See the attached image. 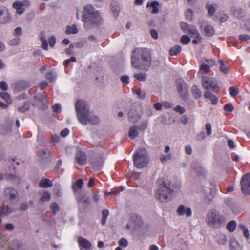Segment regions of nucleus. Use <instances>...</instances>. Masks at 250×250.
Returning <instances> with one entry per match:
<instances>
[{"label": "nucleus", "instance_id": "obj_22", "mask_svg": "<svg viewBox=\"0 0 250 250\" xmlns=\"http://www.w3.org/2000/svg\"><path fill=\"white\" fill-rule=\"evenodd\" d=\"M216 240L219 245H224L227 243V237L223 234L218 233L216 236Z\"/></svg>", "mask_w": 250, "mask_h": 250}, {"label": "nucleus", "instance_id": "obj_8", "mask_svg": "<svg viewBox=\"0 0 250 250\" xmlns=\"http://www.w3.org/2000/svg\"><path fill=\"white\" fill-rule=\"evenodd\" d=\"M241 190L244 194L250 195V173L244 175L240 182Z\"/></svg>", "mask_w": 250, "mask_h": 250}, {"label": "nucleus", "instance_id": "obj_37", "mask_svg": "<svg viewBox=\"0 0 250 250\" xmlns=\"http://www.w3.org/2000/svg\"><path fill=\"white\" fill-rule=\"evenodd\" d=\"M193 13L191 9H188L185 12V16L186 20L188 21H191L192 20Z\"/></svg>", "mask_w": 250, "mask_h": 250}, {"label": "nucleus", "instance_id": "obj_64", "mask_svg": "<svg viewBox=\"0 0 250 250\" xmlns=\"http://www.w3.org/2000/svg\"><path fill=\"white\" fill-rule=\"evenodd\" d=\"M122 83L127 84L129 83V77L127 75H123L121 77Z\"/></svg>", "mask_w": 250, "mask_h": 250}, {"label": "nucleus", "instance_id": "obj_46", "mask_svg": "<svg viewBox=\"0 0 250 250\" xmlns=\"http://www.w3.org/2000/svg\"><path fill=\"white\" fill-rule=\"evenodd\" d=\"M206 8L208 9V14L212 16L215 12V9L213 5L207 4Z\"/></svg>", "mask_w": 250, "mask_h": 250}, {"label": "nucleus", "instance_id": "obj_55", "mask_svg": "<svg viewBox=\"0 0 250 250\" xmlns=\"http://www.w3.org/2000/svg\"><path fill=\"white\" fill-rule=\"evenodd\" d=\"M76 62V58L74 57H72L69 59L65 60L63 62V64L64 66L66 67L68 65V64H69V63L70 62Z\"/></svg>", "mask_w": 250, "mask_h": 250}, {"label": "nucleus", "instance_id": "obj_15", "mask_svg": "<svg viewBox=\"0 0 250 250\" xmlns=\"http://www.w3.org/2000/svg\"><path fill=\"white\" fill-rule=\"evenodd\" d=\"M24 3L21 1H16L12 4V7L16 9V13L20 15H22L25 11L23 6Z\"/></svg>", "mask_w": 250, "mask_h": 250}, {"label": "nucleus", "instance_id": "obj_57", "mask_svg": "<svg viewBox=\"0 0 250 250\" xmlns=\"http://www.w3.org/2000/svg\"><path fill=\"white\" fill-rule=\"evenodd\" d=\"M190 26L187 23L183 22L181 23V28L184 32L187 33Z\"/></svg>", "mask_w": 250, "mask_h": 250}, {"label": "nucleus", "instance_id": "obj_47", "mask_svg": "<svg viewBox=\"0 0 250 250\" xmlns=\"http://www.w3.org/2000/svg\"><path fill=\"white\" fill-rule=\"evenodd\" d=\"M229 245L230 249L233 250H235L237 247L239 246L238 243L234 239H232L230 241Z\"/></svg>", "mask_w": 250, "mask_h": 250}, {"label": "nucleus", "instance_id": "obj_33", "mask_svg": "<svg viewBox=\"0 0 250 250\" xmlns=\"http://www.w3.org/2000/svg\"><path fill=\"white\" fill-rule=\"evenodd\" d=\"M236 227V222L235 221H231L229 222L226 226L227 229L230 232L234 231Z\"/></svg>", "mask_w": 250, "mask_h": 250}, {"label": "nucleus", "instance_id": "obj_43", "mask_svg": "<svg viewBox=\"0 0 250 250\" xmlns=\"http://www.w3.org/2000/svg\"><path fill=\"white\" fill-rule=\"evenodd\" d=\"M29 104L27 102H24L23 106L18 107V110L21 112H24L25 111L28 110L29 109Z\"/></svg>", "mask_w": 250, "mask_h": 250}, {"label": "nucleus", "instance_id": "obj_62", "mask_svg": "<svg viewBox=\"0 0 250 250\" xmlns=\"http://www.w3.org/2000/svg\"><path fill=\"white\" fill-rule=\"evenodd\" d=\"M52 108H53V111L54 112L59 113V112H60V111H61V105L59 104H55L53 106Z\"/></svg>", "mask_w": 250, "mask_h": 250}, {"label": "nucleus", "instance_id": "obj_17", "mask_svg": "<svg viewBox=\"0 0 250 250\" xmlns=\"http://www.w3.org/2000/svg\"><path fill=\"white\" fill-rule=\"evenodd\" d=\"M76 160L79 165H84L87 160L85 154L83 152H78L76 156Z\"/></svg>", "mask_w": 250, "mask_h": 250}, {"label": "nucleus", "instance_id": "obj_23", "mask_svg": "<svg viewBox=\"0 0 250 250\" xmlns=\"http://www.w3.org/2000/svg\"><path fill=\"white\" fill-rule=\"evenodd\" d=\"M187 32L193 35L194 37L198 39L199 40H201L202 37L195 26H190Z\"/></svg>", "mask_w": 250, "mask_h": 250}, {"label": "nucleus", "instance_id": "obj_21", "mask_svg": "<svg viewBox=\"0 0 250 250\" xmlns=\"http://www.w3.org/2000/svg\"><path fill=\"white\" fill-rule=\"evenodd\" d=\"M13 211L14 210L8 206L3 205L0 209V215L1 216L8 215Z\"/></svg>", "mask_w": 250, "mask_h": 250}, {"label": "nucleus", "instance_id": "obj_45", "mask_svg": "<svg viewBox=\"0 0 250 250\" xmlns=\"http://www.w3.org/2000/svg\"><path fill=\"white\" fill-rule=\"evenodd\" d=\"M45 78L46 79L50 81V82H53L56 78V76L52 72H49L46 74Z\"/></svg>", "mask_w": 250, "mask_h": 250}, {"label": "nucleus", "instance_id": "obj_61", "mask_svg": "<svg viewBox=\"0 0 250 250\" xmlns=\"http://www.w3.org/2000/svg\"><path fill=\"white\" fill-rule=\"evenodd\" d=\"M54 194H56L57 196L59 197L61 196V191L60 189V187L59 185L55 186V188L54 189Z\"/></svg>", "mask_w": 250, "mask_h": 250}, {"label": "nucleus", "instance_id": "obj_26", "mask_svg": "<svg viewBox=\"0 0 250 250\" xmlns=\"http://www.w3.org/2000/svg\"><path fill=\"white\" fill-rule=\"evenodd\" d=\"M203 30L205 35L208 36H212L215 34V30L211 25H206Z\"/></svg>", "mask_w": 250, "mask_h": 250}, {"label": "nucleus", "instance_id": "obj_28", "mask_svg": "<svg viewBox=\"0 0 250 250\" xmlns=\"http://www.w3.org/2000/svg\"><path fill=\"white\" fill-rule=\"evenodd\" d=\"M138 128L136 126H133L131 127L128 132V135L130 139H135L138 135Z\"/></svg>", "mask_w": 250, "mask_h": 250}, {"label": "nucleus", "instance_id": "obj_60", "mask_svg": "<svg viewBox=\"0 0 250 250\" xmlns=\"http://www.w3.org/2000/svg\"><path fill=\"white\" fill-rule=\"evenodd\" d=\"M0 88L3 91H6L8 89V85L4 81H1L0 82Z\"/></svg>", "mask_w": 250, "mask_h": 250}, {"label": "nucleus", "instance_id": "obj_14", "mask_svg": "<svg viewBox=\"0 0 250 250\" xmlns=\"http://www.w3.org/2000/svg\"><path fill=\"white\" fill-rule=\"evenodd\" d=\"M4 193L5 198L11 200L16 198L18 195L17 190L12 188H5L4 190Z\"/></svg>", "mask_w": 250, "mask_h": 250}, {"label": "nucleus", "instance_id": "obj_12", "mask_svg": "<svg viewBox=\"0 0 250 250\" xmlns=\"http://www.w3.org/2000/svg\"><path fill=\"white\" fill-rule=\"evenodd\" d=\"M10 14L7 8H0V23L5 24L10 21Z\"/></svg>", "mask_w": 250, "mask_h": 250}, {"label": "nucleus", "instance_id": "obj_41", "mask_svg": "<svg viewBox=\"0 0 250 250\" xmlns=\"http://www.w3.org/2000/svg\"><path fill=\"white\" fill-rule=\"evenodd\" d=\"M230 95L232 97H235L239 93L238 88L235 86H231L229 88Z\"/></svg>", "mask_w": 250, "mask_h": 250}, {"label": "nucleus", "instance_id": "obj_20", "mask_svg": "<svg viewBox=\"0 0 250 250\" xmlns=\"http://www.w3.org/2000/svg\"><path fill=\"white\" fill-rule=\"evenodd\" d=\"M204 97L205 98L209 99L212 104H216L218 103V99L217 97L213 95L211 93L208 91H206L204 93Z\"/></svg>", "mask_w": 250, "mask_h": 250}, {"label": "nucleus", "instance_id": "obj_53", "mask_svg": "<svg viewBox=\"0 0 250 250\" xmlns=\"http://www.w3.org/2000/svg\"><path fill=\"white\" fill-rule=\"evenodd\" d=\"M111 10L112 11L114 16L115 18H117L118 16L119 11V7L117 6H112Z\"/></svg>", "mask_w": 250, "mask_h": 250}, {"label": "nucleus", "instance_id": "obj_4", "mask_svg": "<svg viewBox=\"0 0 250 250\" xmlns=\"http://www.w3.org/2000/svg\"><path fill=\"white\" fill-rule=\"evenodd\" d=\"M151 62V56L149 51L145 48H137L132 52L131 55V65L135 68H140L146 63L149 65Z\"/></svg>", "mask_w": 250, "mask_h": 250}, {"label": "nucleus", "instance_id": "obj_34", "mask_svg": "<svg viewBox=\"0 0 250 250\" xmlns=\"http://www.w3.org/2000/svg\"><path fill=\"white\" fill-rule=\"evenodd\" d=\"M78 30L75 25L67 26L65 31V33L67 34H76L78 33Z\"/></svg>", "mask_w": 250, "mask_h": 250}, {"label": "nucleus", "instance_id": "obj_44", "mask_svg": "<svg viewBox=\"0 0 250 250\" xmlns=\"http://www.w3.org/2000/svg\"><path fill=\"white\" fill-rule=\"evenodd\" d=\"M135 93L139 99H144L146 97V92L144 91H142L140 89L136 90Z\"/></svg>", "mask_w": 250, "mask_h": 250}, {"label": "nucleus", "instance_id": "obj_38", "mask_svg": "<svg viewBox=\"0 0 250 250\" xmlns=\"http://www.w3.org/2000/svg\"><path fill=\"white\" fill-rule=\"evenodd\" d=\"M102 214V220H101V224L102 225H104L106 221L107 217L109 214V211L107 209H104L103 210Z\"/></svg>", "mask_w": 250, "mask_h": 250}, {"label": "nucleus", "instance_id": "obj_2", "mask_svg": "<svg viewBox=\"0 0 250 250\" xmlns=\"http://www.w3.org/2000/svg\"><path fill=\"white\" fill-rule=\"evenodd\" d=\"M157 185L158 188L155 190L156 199L163 203L170 200L173 192L170 181L167 179L159 178L157 180Z\"/></svg>", "mask_w": 250, "mask_h": 250}, {"label": "nucleus", "instance_id": "obj_50", "mask_svg": "<svg viewBox=\"0 0 250 250\" xmlns=\"http://www.w3.org/2000/svg\"><path fill=\"white\" fill-rule=\"evenodd\" d=\"M41 41L42 42L41 47L45 50H48L47 41H46V40L45 39H44L43 37L41 38Z\"/></svg>", "mask_w": 250, "mask_h": 250}, {"label": "nucleus", "instance_id": "obj_27", "mask_svg": "<svg viewBox=\"0 0 250 250\" xmlns=\"http://www.w3.org/2000/svg\"><path fill=\"white\" fill-rule=\"evenodd\" d=\"M40 202L43 203L49 201L51 198L50 194L48 191H44L40 193Z\"/></svg>", "mask_w": 250, "mask_h": 250}, {"label": "nucleus", "instance_id": "obj_10", "mask_svg": "<svg viewBox=\"0 0 250 250\" xmlns=\"http://www.w3.org/2000/svg\"><path fill=\"white\" fill-rule=\"evenodd\" d=\"M142 224V220L141 217L136 214H132L130 217V224H127L126 227L127 228L132 227L136 229L141 226Z\"/></svg>", "mask_w": 250, "mask_h": 250}, {"label": "nucleus", "instance_id": "obj_40", "mask_svg": "<svg viewBox=\"0 0 250 250\" xmlns=\"http://www.w3.org/2000/svg\"><path fill=\"white\" fill-rule=\"evenodd\" d=\"M0 96L3 100H4L7 104H9L12 103L9 95L8 93L5 92H1L0 94Z\"/></svg>", "mask_w": 250, "mask_h": 250}, {"label": "nucleus", "instance_id": "obj_35", "mask_svg": "<svg viewBox=\"0 0 250 250\" xmlns=\"http://www.w3.org/2000/svg\"><path fill=\"white\" fill-rule=\"evenodd\" d=\"M38 155L41 157V159L45 160L50 156V152L47 150H43L38 153Z\"/></svg>", "mask_w": 250, "mask_h": 250}, {"label": "nucleus", "instance_id": "obj_30", "mask_svg": "<svg viewBox=\"0 0 250 250\" xmlns=\"http://www.w3.org/2000/svg\"><path fill=\"white\" fill-rule=\"evenodd\" d=\"M192 93L194 97L196 99H199L201 97V91L196 85H194L192 87Z\"/></svg>", "mask_w": 250, "mask_h": 250}, {"label": "nucleus", "instance_id": "obj_63", "mask_svg": "<svg viewBox=\"0 0 250 250\" xmlns=\"http://www.w3.org/2000/svg\"><path fill=\"white\" fill-rule=\"evenodd\" d=\"M56 43V39L54 36H51L49 39V44L51 47H53Z\"/></svg>", "mask_w": 250, "mask_h": 250}, {"label": "nucleus", "instance_id": "obj_51", "mask_svg": "<svg viewBox=\"0 0 250 250\" xmlns=\"http://www.w3.org/2000/svg\"><path fill=\"white\" fill-rule=\"evenodd\" d=\"M118 244L120 247L125 248L127 246L128 242L125 239L122 238L119 241Z\"/></svg>", "mask_w": 250, "mask_h": 250}, {"label": "nucleus", "instance_id": "obj_11", "mask_svg": "<svg viewBox=\"0 0 250 250\" xmlns=\"http://www.w3.org/2000/svg\"><path fill=\"white\" fill-rule=\"evenodd\" d=\"M177 214L180 216H186L188 218L192 215V212L191 208L184 205H180L176 210Z\"/></svg>", "mask_w": 250, "mask_h": 250}, {"label": "nucleus", "instance_id": "obj_59", "mask_svg": "<svg viewBox=\"0 0 250 250\" xmlns=\"http://www.w3.org/2000/svg\"><path fill=\"white\" fill-rule=\"evenodd\" d=\"M205 63L208 65L210 67H212L215 64V62L213 59H206Z\"/></svg>", "mask_w": 250, "mask_h": 250}, {"label": "nucleus", "instance_id": "obj_39", "mask_svg": "<svg viewBox=\"0 0 250 250\" xmlns=\"http://www.w3.org/2000/svg\"><path fill=\"white\" fill-rule=\"evenodd\" d=\"M134 77L139 81H145L146 79V75L143 73L135 74Z\"/></svg>", "mask_w": 250, "mask_h": 250}, {"label": "nucleus", "instance_id": "obj_48", "mask_svg": "<svg viewBox=\"0 0 250 250\" xmlns=\"http://www.w3.org/2000/svg\"><path fill=\"white\" fill-rule=\"evenodd\" d=\"M171 154L170 153L167 154V155H162L160 158L161 162L164 163L166 162L167 160L171 159Z\"/></svg>", "mask_w": 250, "mask_h": 250}, {"label": "nucleus", "instance_id": "obj_3", "mask_svg": "<svg viewBox=\"0 0 250 250\" xmlns=\"http://www.w3.org/2000/svg\"><path fill=\"white\" fill-rule=\"evenodd\" d=\"M82 21L87 26H98L103 22L100 12L89 4L83 6Z\"/></svg>", "mask_w": 250, "mask_h": 250}, {"label": "nucleus", "instance_id": "obj_19", "mask_svg": "<svg viewBox=\"0 0 250 250\" xmlns=\"http://www.w3.org/2000/svg\"><path fill=\"white\" fill-rule=\"evenodd\" d=\"M192 167L198 176L204 175L206 173L204 168L200 165L194 164L192 165Z\"/></svg>", "mask_w": 250, "mask_h": 250}, {"label": "nucleus", "instance_id": "obj_13", "mask_svg": "<svg viewBox=\"0 0 250 250\" xmlns=\"http://www.w3.org/2000/svg\"><path fill=\"white\" fill-rule=\"evenodd\" d=\"M146 8L149 9L152 14H157L159 11L160 4L157 1H149L146 4Z\"/></svg>", "mask_w": 250, "mask_h": 250}, {"label": "nucleus", "instance_id": "obj_9", "mask_svg": "<svg viewBox=\"0 0 250 250\" xmlns=\"http://www.w3.org/2000/svg\"><path fill=\"white\" fill-rule=\"evenodd\" d=\"M177 89L181 97L184 100L188 98V88L187 84L184 82H180L178 83Z\"/></svg>", "mask_w": 250, "mask_h": 250}, {"label": "nucleus", "instance_id": "obj_29", "mask_svg": "<svg viewBox=\"0 0 250 250\" xmlns=\"http://www.w3.org/2000/svg\"><path fill=\"white\" fill-rule=\"evenodd\" d=\"M53 185L52 181L47 178H43L40 182V186L42 188L50 187Z\"/></svg>", "mask_w": 250, "mask_h": 250}, {"label": "nucleus", "instance_id": "obj_18", "mask_svg": "<svg viewBox=\"0 0 250 250\" xmlns=\"http://www.w3.org/2000/svg\"><path fill=\"white\" fill-rule=\"evenodd\" d=\"M83 185V180L82 179H79L75 183L73 184L72 188L73 192L76 193L79 192L81 189Z\"/></svg>", "mask_w": 250, "mask_h": 250}, {"label": "nucleus", "instance_id": "obj_6", "mask_svg": "<svg viewBox=\"0 0 250 250\" xmlns=\"http://www.w3.org/2000/svg\"><path fill=\"white\" fill-rule=\"evenodd\" d=\"M133 164L138 168L146 167L148 163L147 153L144 148L137 149L133 156Z\"/></svg>", "mask_w": 250, "mask_h": 250}, {"label": "nucleus", "instance_id": "obj_16", "mask_svg": "<svg viewBox=\"0 0 250 250\" xmlns=\"http://www.w3.org/2000/svg\"><path fill=\"white\" fill-rule=\"evenodd\" d=\"M78 243L81 247L85 250H89L91 247V243L85 238L81 236L78 237Z\"/></svg>", "mask_w": 250, "mask_h": 250}, {"label": "nucleus", "instance_id": "obj_58", "mask_svg": "<svg viewBox=\"0 0 250 250\" xmlns=\"http://www.w3.org/2000/svg\"><path fill=\"white\" fill-rule=\"evenodd\" d=\"M210 67L208 66V65L205 62L200 65V70H203L205 72H208L210 70Z\"/></svg>", "mask_w": 250, "mask_h": 250}, {"label": "nucleus", "instance_id": "obj_24", "mask_svg": "<svg viewBox=\"0 0 250 250\" xmlns=\"http://www.w3.org/2000/svg\"><path fill=\"white\" fill-rule=\"evenodd\" d=\"M182 50V47L179 45H176L172 47L169 51L170 56H176L179 54Z\"/></svg>", "mask_w": 250, "mask_h": 250}, {"label": "nucleus", "instance_id": "obj_7", "mask_svg": "<svg viewBox=\"0 0 250 250\" xmlns=\"http://www.w3.org/2000/svg\"><path fill=\"white\" fill-rule=\"evenodd\" d=\"M202 85L203 87L207 90H210L216 93L219 91L218 82L213 78L208 76L203 77Z\"/></svg>", "mask_w": 250, "mask_h": 250}, {"label": "nucleus", "instance_id": "obj_52", "mask_svg": "<svg viewBox=\"0 0 250 250\" xmlns=\"http://www.w3.org/2000/svg\"><path fill=\"white\" fill-rule=\"evenodd\" d=\"M233 109L234 107L231 103L227 104L224 107V109L227 111L231 112Z\"/></svg>", "mask_w": 250, "mask_h": 250}, {"label": "nucleus", "instance_id": "obj_36", "mask_svg": "<svg viewBox=\"0 0 250 250\" xmlns=\"http://www.w3.org/2000/svg\"><path fill=\"white\" fill-rule=\"evenodd\" d=\"M50 208L53 215H55L60 210V207L56 203H52L50 206Z\"/></svg>", "mask_w": 250, "mask_h": 250}, {"label": "nucleus", "instance_id": "obj_32", "mask_svg": "<svg viewBox=\"0 0 250 250\" xmlns=\"http://www.w3.org/2000/svg\"><path fill=\"white\" fill-rule=\"evenodd\" d=\"M232 13L234 16L239 19L243 17L245 13V11L241 8H237L233 10Z\"/></svg>", "mask_w": 250, "mask_h": 250}, {"label": "nucleus", "instance_id": "obj_31", "mask_svg": "<svg viewBox=\"0 0 250 250\" xmlns=\"http://www.w3.org/2000/svg\"><path fill=\"white\" fill-rule=\"evenodd\" d=\"M219 63L220 64L219 70L224 74H227L229 73L228 66L225 64L224 61L222 60H219Z\"/></svg>", "mask_w": 250, "mask_h": 250}, {"label": "nucleus", "instance_id": "obj_54", "mask_svg": "<svg viewBox=\"0 0 250 250\" xmlns=\"http://www.w3.org/2000/svg\"><path fill=\"white\" fill-rule=\"evenodd\" d=\"M206 130L208 136H210L212 133L211 125L210 123H207L206 125Z\"/></svg>", "mask_w": 250, "mask_h": 250}, {"label": "nucleus", "instance_id": "obj_1", "mask_svg": "<svg viewBox=\"0 0 250 250\" xmlns=\"http://www.w3.org/2000/svg\"><path fill=\"white\" fill-rule=\"evenodd\" d=\"M75 108L79 122L83 125L91 124L94 125L99 123V119L89 112L87 103L83 100H78L75 104Z\"/></svg>", "mask_w": 250, "mask_h": 250}, {"label": "nucleus", "instance_id": "obj_25", "mask_svg": "<svg viewBox=\"0 0 250 250\" xmlns=\"http://www.w3.org/2000/svg\"><path fill=\"white\" fill-rule=\"evenodd\" d=\"M103 164V161L102 159L93 161L91 162L93 169L95 170H99L101 169Z\"/></svg>", "mask_w": 250, "mask_h": 250}, {"label": "nucleus", "instance_id": "obj_56", "mask_svg": "<svg viewBox=\"0 0 250 250\" xmlns=\"http://www.w3.org/2000/svg\"><path fill=\"white\" fill-rule=\"evenodd\" d=\"M174 110L177 112H178L179 113H180L181 114H183L185 111H186V109L185 108L181 106L180 105H177L174 108Z\"/></svg>", "mask_w": 250, "mask_h": 250}, {"label": "nucleus", "instance_id": "obj_42", "mask_svg": "<svg viewBox=\"0 0 250 250\" xmlns=\"http://www.w3.org/2000/svg\"><path fill=\"white\" fill-rule=\"evenodd\" d=\"M190 38L188 35H183L180 39L181 43L183 44H187L190 42Z\"/></svg>", "mask_w": 250, "mask_h": 250}, {"label": "nucleus", "instance_id": "obj_49", "mask_svg": "<svg viewBox=\"0 0 250 250\" xmlns=\"http://www.w3.org/2000/svg\"><path fill=\"white\" fill-rule=\"evenodd\" d=\"M20 41V39L18 37L15 38L14 39H13L11 40L9 42L8 44L10 45L11 46H16L19 44Z\"/></svg>", "mask_w": 250, "mask_h": 250}, {"label": "nucleus", "instance_id": "obj_5", "mask_svg": "<svg viewBox=\"0 0 250 250\" xmlns=\"http://www.w3.org/2000/svg\"><path fill=\"white\" fill-rule=\"evenodd\" d=\"M226 221L225 217L215 210H209L206 216V222L211 228L219 229L224 225Z\"/></svg>", "mask_w": 250, "mask_h": 250}]
</instances>
